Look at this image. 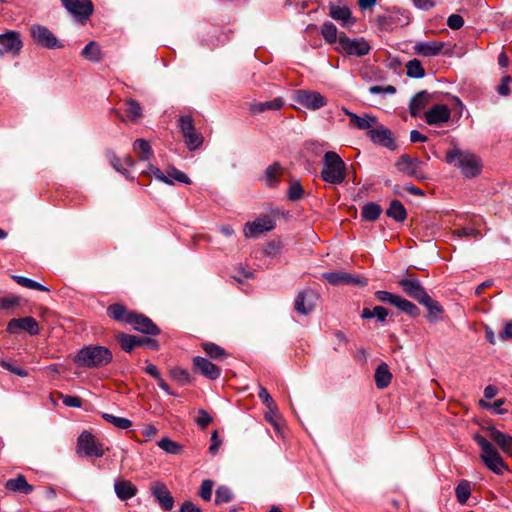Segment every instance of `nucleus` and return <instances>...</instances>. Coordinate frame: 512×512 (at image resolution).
<instances>
[{
  "mask_svg": "<svg viewBox=\"0 0 512 512\" xmlns=\"http://www.w3.org/2000/svg\"><path fill=\"white\" fill-rule=\"evenodd\" d=\"M112 352L99 345H91L82 348L75 356V363L80 367L98 368L109 364L112 361Z\"/></svg>",
  "mask_w": 512,
  "mask_h": 512,
  "instance_id": "1",
  "label": "nucleus"
},
{
  "mask_svg": "<svg viewBox=\"0 0 512 512\" xmlns=\"http://www.w3.org/2000/svg\"><path fill=\"white\" fill-rule=\"evenodd\" d=\"M448 164H454L460 168L465 177H476L481 173L482 163L480 158L469 152L457 148L448 150L445 156Z\"/></svg>",
  "mask_w": 512,
  "mask_h": 512,
  "instance_id": "2",
  "label": "nucleus"
},
{
  "mask_svg": "<svg viewBox=\"0 0 512 512\" xmlns=\"http://www.w3.org/2000/svg\"><path fill=\"white\" fill-rule=\"evenodd\" d=\"M320 176L323 181L329 184L339 185L344 182L346 164L336 152L327 151L324 154Z\"/></svg>",
  "mask_w": 512,
  "mask_h": 512,
  "instance_id": "3",
  "label": "nucleus"
},
{
  "mask_svg": "<svg viewBox=\"0 0 512 512\" xmlns=\"http://www.w3.org/2000/svg\"><path fill=\"white\" fill-rule=\"evenodd\" d=\"M474 440L481 448L480 458L489 470L497 475H502L504 471L508 470L506 463L500 456L497 449L485 436L475 434Z\"/></svg>",
  "mask_w": 512,
  "mask_h": 512,
  "instance_id": "4",
  "label": "nucleus"
},
{
  "mask_svg": "<svg viewBox=\"0 0 512 512\" xmlns=\"http://www.w3.org/2000/svg\"><path fill=\"white\" fill-rule=\"evenodd\" d=\"M109 449L90 431L84 430L76 441V454L81 458H101Z\"/></svg>",
  "mask_w": 512,
  "mask_h": 512,
  "instance_id": "5",
  "label": "nucleus"
},
{
  "mask_svg": "<svg viewBox=\"0 0 512 512\" xmlns=\"http://www.w3.org/2000/svg\"><path fill=\"white\" fill-rule=\"evenodd\" d=\"M178 126L181 130L184 143L189 150L193 151L202 146L204 137L197 132L191 116H181L178 119Z\"/></svg>",
  "mask_w": 512,
  "mask_h": 512,
  "instance_id": "6",
  "label": "nucleus"
},
{
  "mask_svg": "<svg viewBox=\"0 0 512 512\" xmlns=\"http://www.w3.org/2000/svg\"><path fill=\"white\" fill-rule=\"evenodd\" d=\"M338 50L350 56L362 57L370 52V45L364 38L350 39L344 33L339 35Z\"/></svg>",
  "mask_w": 512,
  "mask_h": 512,
  "instance_id": "7",
  "label": "nucleus"
},
{
  "mask_svg": "<svg viewBox=\"0 0 512 512\" xmlns=\"http://www.w3.org/2000/svg\"><path fill=\"white\" fill-rule=\"evenodd\" d=\"M294 100L309 110H318L327 104V99L319 92L313 90H297Z\"/></svg>",
  "mask_w": 512,
  "mask_h": 512,
  "instance_id": "8",
  "label": "nucleus"
},
{
  "mask_svg": "<svg viewBox=\"0 0 512 512\" xmlns=\"http://www.w3.org/2000/svg\"><path fill=\"white\" fill-rule=\"evenodd\" d=\"M30 34L33 41L41 47L47 49L62 48V44L58 41L55 35L46 26L32 25Z\"/></svg>",
  "mask_w": 512,
  "mask_h": 512,
  "instance_id": "9",
  "label": "nucleus"
},
{
  "mask_svg": "<svg viewBox=\"0 0 512 512\" xmlns=\"http://www.w3.org/2000/svg\"><path fill=\"white\" fill-rule=\"evenodd\" d=\"M61 2L67 11L81 23H85L94 12L91 0H61Z\"/></svg>",
  "mask_w": 512,
  "mask_h": 512,
  "instance_id": "10",
  "label": "nucleus"
},
{
  "mask_svg": "<svg viewBox=\"0 0 512 512\" xmlns=\"http://www.w3.org/2000/svg\"><path fill=\"white\" fill-rule=\"evenodd\" d=\"M23 42L16 31H7L0 34V56L11 54L18 56L22 50Z\"/></svg>",
  "mask_w": 512,
  "mask_h": 512,
  "instance_id": "11",
  "label": "nucleus"
},
{
  "mask_svg": "<svg viewBox=\"0 0 512 512\" xmlns=\"http://www.w3.org/2000/svg\"><path fill=\"white\" fill-rule=\"evenodd\" d=\"M318 299V294L312 289L300 291L295 298L294 309L299 314L308 315L315 309Z\"/></svg>",
  "mask_w": 512,
  "mask_h": 512,
  "instance_id": "12",
  "label": "nucleus"
},
{
  "mask_svg": "<svg viewBox=\"0 0 512 512\" xmlns=\"http://www.w3.org/2000/svg\"><path fill=\"white\" fill-rule=\"evenodd\" d=\"M421 164L422 162L418 158H413L408 154H402L396 161L395 166L398 171L407 176L423 179V173L420 171Z\"/></svg>",
  "mask_w": 512,
  "mask_h": 512,
  "instance_id": "13",
  "label": "nucleus"
},
{
  "mask_svg": "<svg viewBox=\"0 0 512 512\" xmlns=\"http://www.w3.org/2000/svg\"><path fill=\"white\" fill-rule=\"evenodd\" d=\"M398 284L407 296L418 302L423 301V299L428 295L421 282L413 275H408L407 277L399 280Z\"/></svg>",
  "mask_w": 512,
  "mask_h": 512,
  "instance_id": "14",
  "label": "nucleus"
},
{
  "mask_svg": "<svg viewBox=\"0 0 512 512\" xmlns=\"http://www.w3.org/2000/svg\"><path fill=\"white\" fill-rule=\"evenodd\" d=\"M7 331L11 334L26 331L30 335H38L40 333V328L38 322L33 317L27 316L11 319L8 322Z\"/></svg>",
  "mask_w": 512,
  "mask_h": 512,
  "instance_id": "15",
  "label": "nucleus"
},
{
  "mask_svg": "<svg viewBox=\"0 0 512 512\" xmlns=\"http://www.w3.org/2000/svg\"><path fill=\"white\" fill-rule=\"evenodd\" d=\"M275 228L274 220L269 216L257 218L253 222L246 223L244 227L245 237H257L264 232L271 231Z\"/></svg>",
  "mask_w": 512,
  "mask_h": 512,
  "instance_id": "16",
  "label": "nucleus"
},
{
  "mask_svg": "<svg viewBox=\"0 0 512 512\" xmlns=\"http://www.w3.org/2000/svg\"><path fill=\"white\" fill-rule=\"evenodd\" d=\"M193 370L210 380H216L221 374V369L204 357L196 356L192 360Z\"/></svg>",
  "mask_w": 512,
  "mask_h": 512,
  "instance_id": "17",
  "label": "nucleus"
},
{
  "mask_svg": "<svg viewBox=\"0 0 512 512\" xmlns=\"http://www.w3.org/2000/svg\"><path fill=\"white\" fill-rule=\"evenodd\" d=\"M450 115L448 106L436 104L425 112L424 118L428 125H441L449 121Z\"/></svg>",
  "mask_w": 512,
  "mask_h": 512,
  "instance_id": "18",
  "label": "nucleus"
},
{
  "mask_svg": "<svg viewBox=\"0 0 512 512\" xmlns=\"http://www.w3.org/2000/svg\"><path fill=\"white\" fill-rule=\"evenodd\" d=\"M370 139L383 147H386L388 149L394 150L396 148L394 139L392 138V133L389 129L379 126V127H373V129H370L367 132Z\"/></svg>",
  "mask_w": 512,
  "mask_h": 512,
  "instance_id": "19",
  "label": "nucleus"
},
{
  "mask_svg": "<svg viewBox=\"0 0 512 512\" xmlns=\"http://www.w3.org/2000/svg\"><path fill=\"white\" fill-rule=\"evenodd\" d=\"M129 325H132L135 330L145 334L158 335L160 333L159 328L150 318L137 312H134Z\"/></svg>",
  "mask_w": 512,
  "mask_h": 512,
  "instance_id": "20",
  "label": "nucleus"
},
{
  "mask_svg": "<svg viewBox=\"0 0 512 512\" xmlns=\"http://www.w3.org/2000/svg\"><path fill=\"white\" fill-rule=\"evenodd\" d=\"M323 279L328 281L331 285L337 286L341 284H352V285H366V280H360L359 278L346 273V272H327L322 275Z\"/></svg>",
  "mask_w": 512,
  "mask_h": 512,
  "instance_id": "21",
  "label": "nucleus"
},
{
  "mask_svg": "<svg viewBox=\"0 0 512 512\" xmlns=\"http://www.w3.org/2000/svg\"><path fill=\"white\" fill-rule=\"evenodd\" d=\"M152 494L163 510L169 511L173 508L174 498L168 491L165 484L159 483L156 486H154L152 489Z\"/></svg>",
  "mask_w": 512,
  "mask_h": 512,
  "instance_id": "22",
  "label": "nucleus"
},
{
  "mask_svg": "<svg viewBox=\"0 0 512 512\" xmlns=\"http://www.w3.org/2000/svg\"><path fill=\"white\" fill-rule=\"evenodd\" d=\"M106 312L108 317H110L111 319L117 322L129 324L135 311L129 310L122 304L114 303L107 307Z\"/></svg>",
  "mask_w": 512,
  "mask_h": 512,
  "instance_id": "23",
  "label": "nucleus"
},
{
  "mask_svg": "<svg viewBox=\"0 0 512 512\" xmlns=\"http://www.w3.org/2000/svg\"><path fill=\"white\" fill-rule=\"evenodd\" d=\"M444 43L438 41L417 42L413 49L414 53L423 57H433L442 51Z\"/></svg>",
  "mask_w": 512,
  "mask_h": 512,
  "instance_id": "24",
  "label": "nucleus"
},
{
  "mask_svg": "<svg viewBox=\"0 0 512 512\" xmlns=\"http://www.w3.org/2000/svg\"><path fill=\"white\" fill-rule=\"evenodd\" d=\"M487 432V436L493 440L504 453L512 454L511 436L497 430L495 427H488Z\"/></svg>",
  "mask_w": 512,
  "mask_h": 512,
  "instance_id": "25",
  "label": "nucleus"
},
{
  "mask_svg": "<svg viewBox=\"0 0 512 512\" xmlns=\"http://www.w3.org/2000/svg\"><path fill=\"white\" fill-rule=\"evenodd\" d=\"M487 432V436L493 440L504 453L512 454L511 436L497 430L495 427H488Z\"/></svg>",
  "mask_w": 512,
  "mask_h": 512,
  "instance_id": "26",
  "label": "nucleus"
},
{
  "mask_svg": "<svg viewBox=\"0 0 512 512\" xmlns=\"http://www.w3.org/2000/svg\"><path fill=\"white\" fill-rule=\"evenodd\" d=\"M114 491L116 496L122 500L127 501L137 494V487L128 480L116 479L114 481Z\"/></svg>",
  "mask_w": 512,
  "mask_h": 512,
  "instance_id": "27",
  "label": "nucleus"
},
{
  "mask_svg": "<svg viewBox=\"0 0 512 512\" xmlns=\"http://www.w3.org/2000/svg\"><path fill=\"white\" fill-rule=\"evenodd\" d=\"M5 488L8 491L25 495L32 493L34 490V486L29 484L22 474L17 475L15 478L8 479L5 483Z\"/></svg>",
  "mask_w": 512,
  "mask_h": 512,
  "instance_id": "28",
  "label": "nucleus"
},
{
  "mask_svg": "<svg viewBox=\"0 0 512 512\" xmlns=\"http://www.w3.org/2000/svg\"><path fill=\"white\" fill-rule=\"evenodd\" d=\"M431 95L427 91L418 92L409 103V112L412 117H417L428 106Z\"/></svg>",
  "mask_w": 512,
  "mask_h": 512,
  "instance_id": "29",
  "label": "nucleus"
},
{
  "mask_svg": "<svg viewBox=\"0 0 512 512\" xmlns=\"http://www.w3.org/2000/svg\"><path fill=\"white\" fill-rule=\"evenodd\" d=\"M375 384L377 388L384 389L386 388L392 379V374L389 371V367L386 363H381L378 365L374 375Z\"/></svg>",
  "mask_w": 512,
  "mask_h": 512,
  "instance_id": "30",
  "label": "nucleus"
},
{
  "mask_svg": "<svg viewBox=\"0 0 512 512\" xmlns=\"http://www.w3.org/2000/svg\"><path fill=\"white\" fill-rule=\"evenodd\" d=\"M350 122L360 130H370L377 125V119L370 115L358 116L355 113H349Z\"/></svg>",
  "mask_w": 512,
  "mask_h": 512,
  "instance_id": "31",
  "label": "nucleus"
},
{
  "mask_svg": "<svg viewBox=\"0 0 512 512\" xmlns=\"http://www.w3.org/2000/svg\"><path fill=\"white\" fill-rule=\"evenodd\" d=\"M329 15L336 21H340L342 25L349 24L352 19L351 11L347 6L330 5Z\"/></svg>",
  "mask_w": 512,
  "mask_h": 512,
  "instance_id": "32",
  "label": "nucleus"
},
{
  "mask_svg": "<svg viewBox=\"0 0 512 512\" xmlns=\"http://www.w3.org/2000/svg\"><path fill=\"white\" fill-rule=\"evenodd\" d=\"M81 55L91 61L100 62L103 59V53L99 44L95 41H90L82 50Z\"/></svg>",
  "mask_w": 512,
  "mask_h": 512,
  "instance_id": "33",
  "label": "nucleus"
},
{
  "mask_svg": "<svg viewBox=\"0 0 512 512\" xmlns=\"http://www.w3.org/2000/svg\"><path fill=\"white\" fill-rule=\"evenodd\" d=\"M386 215L397 222H403L407 217V211L403 204L395 199L390 202Z\"/></svg>",
  "mask_w": 512,
  "mask_h": 512,
  "instance_id": "34",
  "label": "nucleus"
},
{
  "mask_svg": "<svg viewBox=\"0 0 512 512\" xmlns=\"http://www.w3.org/2000/svg\"><path fill=\"white\" fill-rule=\"evenodd\" d=\"M284 101L282 98H274L270 101L258 102L251 105L253 113H262L267 110H279L283 107Z\"/></svg>",
  "mask_w": 512,
  "mask_h": 512,
  "instance_id": "35",
  "label": "nucleus"
},
{
  "mask_svg": "<svg viewBox=\"0 0 512 512\" xmlns=\"http://www.w3.org/2000/svg\"><path fill=\"white\" fill-rule=\"evenodd\" d=\"M157 446L170 455H180L184 450L180 443L170 439L169 437H163L157 442Z\"/></svg>",
  "mask_w": 512,
  "mask_h": 512,
  "instance_id": "36",
  "label": "nucleus"
},
{
  "mask_svg": "<svg viewBox=\"0 0 512 512\" xmlns=\"http://www.w3.org/2000/svg\"><path fill=\"white\" fill-rule=\"evenodd\" d=\"M118 343L125 352H131L135 347L139 346V337L135 335H129L120 333L116 336Z\"/></svg>",
  "mask_w": 512,
  "mask_h": 512,
  "instance_id": "37",
  "label": "nucleus"
},
{
  "mask_svg": "<svg viewBox=\"0 0 512 512\" xmlns=\"http://www.w3.org/2000/svg\"><path fill=\"white\" fill-rule=\"evenodd\" d=\"M472 491V484L468 480H461L455 488V495L460 504H466Z\"/></svg>",
  "mask_w": 512,
  "mask_h": 512,
  "instance_id": "38",
  "label": "nucleus"
},
{
  "mask_svg": "<svg viewBox=\"0 0 512 512\" xmlns=\"http://www.w3.org/2000/svg\"><path fill=\"white\" fill-rule=\"evenodd\" d=\"M419 303L423 304L428 309L427 317L431 322L436 321L437 315L443 312L441 305L437 301L433 300L429 295H427L423 301H420Z\"/></svg>",
  "mask_w": 512,
  "mask_h": 512,
  "instance_id": "39",
  "label": "nucleus"
},
{
  "mask_svg": "<svg viewBox=\"0 0 512 512\" xmlns=\"http://www.w3.org/2000/svg\"><path fill=\"white\" fill-rule=\"evenodd\" d=\"M202 348L205 353L214 360H223L228 356L227 352L222 347L212 342L203 343Z\"/></svg>",
  "mask_w": 512,
  "mask_h": 512,
  "instance_id": "40",
  "label": "nucleus"
},
{
  "mask_svg": "<svg viewBox=\"0 0 512 512\" xmlns=\"http://www.w3.org/2000/svg\"><path fill=\"white\" fill-rule=\"evenodd\" d=\"M321 35L328 44L339 42L337 27L332 22H325L321 27Z\"/></svg>",
  "mask_w": 512,
  "mask_h": 512,
  "instance_id": "41",
  "label": "nucleus"
},
{
  "mask_svg": "<svg viewBox=\"0 0 512 512\" xmlns=\"http://www.w3.org/2000/svg\"><path fill=\"white\" fill-rule=\"evenodd\" d=\"M406 73L411 78H423L425 76V70L418 59H412L406 63Z\"/></svg>",
  "mask_w": 512,
  "mask_h": 512,
  "instance_id": "42",
  "label": "nucleus"
},
{
  "mask_svg": "<svg viewBox=\"0 0 512 512\" xmlns=\"http://www.w3.org/2000/svg\"><path fill=\"white\" fill-rule=\"evenodd\" d=\"M134 151L141 160H148L152 155L150 144L144 139H137L133 144Z\"/></svg>",
  "mask_w": 512,
  "mask_h": 512,
  "instance_id": "43",
  "label": "nucleus"
},
{
  "mask_svg": "<svg viewBox=\"0 0 512 512\" xmlns=\"http://www.w3.org/2000/svg\"><path fill=\"white\" fill-rule=\"evenodd\" d=\"M395 306L411 317H417L420 315L419 308L411 301H408L407 299H404L402 297H399L398 302L396 303Z\"/></svg>",
  "mask_w": 512,
  "mask_h": 512,
  "instance_id": "44",
  "label": "nucleus"
},
{
  "mask_svg": "<svg viewBox=\"0 0 512 512\" xmlns=\"http://www.w3.org/2000/svg\"><path fill=\"white\" fill-rule=\"evenodd\" d=\"M382 209L376 203L366 204L361 211V216L363 219L368 221H375L381 214Z\"/></svg>",
  "mask_w": 512,
  "mask_h": 512,
  "instance_id": "45",
  "label": "nucleus"
},
{
  "mask_svg": "<svg viewBox=\"0 0 512 512\" xmlns=\"http://www.w3.org/2000/svg\"><path fill=\"white\" fill-rule=\"evenodd\" d=\"M12 278L17 284H19L25 288L39 290V291H49V289L47 287L43 286L42 284H40L32 279L26 278L24 276L13 275Z\"/></svg>",
  "mask_w": 512,
  "mask_h": 512,
  "instance_id": "46",
  "label": "nucleus"
},
{
  "mask_svg": "<svg viewBox=\"0 0 512 512\" xmlns=\"http://www.w3.org/2000/svg\"><path fill=\"white\" fill-rule=\"evenodd\" d=\"M126 106L128 118L133 122L138 121L142 116V108L140 104L133 99H129L126 101Z\"/></svg>",
  "mask_w": 512,
  "mask_h": 512,
  "instance_id": "47",
  "label": "nucleus"
},
{
  "mask_svg": "<svg viewBox=\"0 0 512 512\" xmlns=\"http://www.w3.org/2000/svg\"><path fill=\"white\" fill-rule=\"evenodd\" d=\"M282 174V168L278 163L270 165L265 172V179L268 185L273 186L278 182Z\"/></svg>",
  "mask_w": 512,
  "mask_h": 512,
  "instance_id": "48",
  "label": "nucleus"
},
{
  "mask_svg": "<svg viewBox=\"0 0 512 512\" xmlns=\"http://www.w3.org/2000/svg\"><path fill=\"white\" fill-rule=\"evenodd\" d=\"M233 499V494L231 490L226 486H220L216 489L215 492V504H223L231 502Z\"/></svg>",
  "mask_w": 512,
  "mask_h": 512,
  "instance_id": "49",
  "label": "nucleus"
},
{
  "mask_svg": "<svg viewBox=\"0 0 512 512\" xmlns=\"http://www.w3.org/2000/svg\"><path fill=\"white\" fill-rule=\"evenodd\" d=\"M170 375L173 380H175L176 382H178L181 385H186V384L190 383V381H191V377H190L188 371L185 369L179 368V367H175V368L171 369Z\"/></svg>",
  "mask_w": 512,
  "mask_h": 512,
  "instance_id": "50",
  "label": "nucleus"
},
{
  "mask_svg": "<svg viewBox=\"0 0 512 512\" xmlns=\"http://www.w3.org/2000/svg\"><path fill=\"white\" fill-rule=\"evenodd\" d=\"M304 190L302 188L301 183L298 180L292 181L290 183L289 189L287 191V196L291 201H297L303 198Z\"/></svg>",
  "mask_w": 512,
  "mask_h": 512,
  "instance_id": "51",
  "label": "nucleus"
},
{
  "mask_svg": "<svg viewBox=\"0 0 512 512\" xmlns=\"http://www.w3.org/2000/svg\"><path fill=\"white\" fill-rule=\"evenodd\" d=\"M258 397L261 399L263 404L268 408L269 413L276 412L277 406L266 388L259 387Z\"/></svg>",
  "mask_w": 512,
  "mask_h": 512,
  "instance_id": "52",
  "label": "nucleus"
},
{
  "mask_svg": "<svg viewBox=\"0 0 512 512\" xmlns=\"http://www.w3.org/2000/svg\"><path fill=\"white\" fill-rule=\"evenodd\" d=\"M167 177L171 179L173 182L178 181L184 184H190L191 180L190 178L182 171L171 167L167 170Z\"/></svg>",
  "mask_w": 512,
  "mask_h": 512,
  "instance_id": "53",
  "label": "nucleus"
},
{
  "mask_svg": "<svg viewBox=\"0 0 512 512\" xmlns=\"http://www.w3.org/2000/svg\"><path fill=\"white\" fill-rule=\"evenodd\" d=\"M213 486L214 482L210 479H206L201 483L199 495L203 500L209 501L211 499Z\"/></svg>",
  "mask_w": 512,
  "mask_h": 512,
  "instance_id": "54",
  "label": "nucleus"
},
{
  "mask_svg": "<svg viewBox=\"0 0 512 512\" xmlns=\"http://www.w3.org/2000/svg\"><path fill=\"white\" fill-rule=\"evenodd\" d=\"M503 400L502 399H498L496 400L494 403H489V402H486L485 400H480L479 401V405L488 409L491 413H496V414H503V413H506V411L504 409H501V405L503 404Z\"/></svg>",
  "mask_w": 512,
  "mask_h": 512,
  "instance_id": "55",
  "label": "nucleus"
},
{
  "mask_svg": "<svg viewBox=\"0 0 512 512\" xmlns=\"http://www.w3.org/2000/svg\"><path fill=\"white\" fill-rule=\"evenodd\" d=\"M375 297L381 302H388L395 306L400 296L392 294L388 291L379 290L375 292Z\"/></svg>",
  "mask_w": 512,
  "mask_h": 512,
  "instance_id": "56",
  "label": "nucleus"
},
{
  "mask_svg": "<svg viewBox=\"0 0 512 512\" xmlns=\"http://www.w3.org/2000/svg\"><path fill=\"white\" fill-rule=\"evenodd\" d=\"M453 234L460 238L461 237H474V238L481 237L480 231L473 227H463V228L456 229V230H454Z\"/></svg>",
  "mask_w": 512,
  "mask_h": 512,
  "instance_id": "57",
  "label": "nucleus"
},
{
  "mask_svg": "<svg viewBox=\"0 0 512 512\" xmlns=\"http://www.w3.org/2000/svg\"><path fill=\"white\" fill-rule=\"evenodd\" d=\"M0 366L8 371H10L11 373L17 375V376H20V377H26L28 376V372L26 370H24L23 368L21 367H18V366H14L12 363L8 362V361H5V360H1L0 361Z\"/></svg>",
  "mask_w": 512,
  "mask_h": 512,
  "instance_id": "58",
  "label": "nucleus"
},
{
  "mask_svg": "<svg viewBox=\"0 0 512 512\" xmlns=\"http://www.w3.org/2000/svg\"><path fill=\"white\" fill-rule=\"evenodd\" d=\"M19 305V298L16 296H8L0 298V309L10 310Z\"/></svg>",
  "mask_w": 512,
  "mask_h": 512,
  "instance_id": "59",
  "label": "nucleus"
},
{
  "mask_svg": "<svg viewBox=\"0 0 512 512\" xmlns=\"http://www.w3.org/2000/svg\"><path fill=\"white\" fill-rule=\"evenodd\" d=\"M447 25L453 30H458L463 27L464 19L458 14H452L447 19Z\"/></svg>",
  "mask_w": 512,
  "mask_h": 512,
  "instance_id": "60",
  "label": "nucleus"
},
{
  "mask_svg": "<svg viewBox=\"0 0 512 512\" xmlns=\"http://www.w3.org/2000/svg\"><path fill=\"white\" fill-rule=\"evenodd\" d=\"M108 157H109V161H110V164L112 165V167L116 171L126 175L127 170L123 167L120 158L113 152H110L108 154Z\"/></svg>",
  "mask_w": 512,
  "mask_h": 512,
  "instance_id": "61",
  "label": "nucleus"
},
{
  "mask_svg": "<svg viewBox=\"0 0 512 512\" xmlns=\"http://www.w3.org/2000/svg\"><path fill=\"white\" fill-rule=\"evenodd\" d=\"M265 420L274 428L278 435L283 436V427L285 418H265Z\"/></svg>",
  "mask_w": 512,
  "mask_h": 512,
  "instance_id": "62",
  "label": "nucleus"
},
{
  "mask_svg": "<svg viewBox=\"0 0 512 512\" xmlns=\"http://www.w3.org/2000/svg\"><path fill=\"white\" fill-rule=\"evenodd\" d=\"M105 419L119 429H128L132 426V422L129 420V418H105Z\"/></svg>",
  "mask_w": 512,
  "mask_h": 512,
  "instance_id": "63",
  "label": "nucleus"
},
{
  "mask_svg": "<svg viewBox=\"0 0 512 512\" xmlns=\"http://www.w3.org/2000/svg\"><path fill=\"white\" fill-rule=\"evenodd\" d=\"M512 82L511 77L505 76L502 78L501 83L497 88V92L500 95L508 96L510 94V83Z\"/></svg>",
  "mask_w": 512,
  "mask_h": 512,
  "instance_id": "64",
  "label": "nucleus"
}]
</instances>
